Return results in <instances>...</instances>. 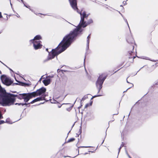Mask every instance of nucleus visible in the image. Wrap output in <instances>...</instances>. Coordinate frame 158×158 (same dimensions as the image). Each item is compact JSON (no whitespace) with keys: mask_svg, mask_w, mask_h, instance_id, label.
Segmentation results:
<instances>
[{"mask_svg":"<svg viewBox=\"0 0 158 158\" xmlns=\"http://www.w3.org/2000/svg\"><path fill=\"white\" fill-rule=\"evenodd\" d=\"M21 1L22 2H23V0H21Z\"/></svg>","mask_w":158,"mask_h":158,"instance_id":"c85d7f7f","label":"nucleus"},{"mask_svg":"<svg viewBox=\"0 0 158 158\" xmlns=\"http://www.w3.org/2000/svg\"><path fill=\"white\" fill-rule=\"evenodd\" d=\"M44 97L37 98H36V99L33 100L32 101H31L30 102V103L31 104H32L35 102H36L44 100Z\"/></svg>","mask_w":158,"mask_h":158,"instance_id":"9d476101","label":"nucleus"},{"mask_svg":"<svg viewBox=\"0 0 158 158\" xmlns=\"http://www.w3.org/2000/svg\"><path fill=\"white\" fill-rule=\"evenodd\" d=\"M89 147V146H86V147H83V148H89V147Z\"/></svg>","mask_w":158,"mask_h":158,"instance_id":"a878e982","label":"nucleus"},{"mask_svg":"<svg viewBox=\"0 0 158 158\" xmlns=\"http://www.w3.org/2000/svg\"><path fill=\"white\" fill-rule=\"evenodd\" d=\"M6 122L7 123H8L9 124H12V123L10 121V119H7L6 120Z\"/></svg>","mask_w":158,"mask_h":158,"instance_id":"ddd939ff","label":"nucleus"},{"mask_svg":"<svg viewBox=\"0 0 158 158\" xmlns=\"http://www.w3.org/2000/svg\"><path fill=\"white\" fill-rule=\"evenodd\" d=\"M125 22H126V23H127V25H128V26L129 27V25H128V22H127V19H125Z\"/></svg>","mask_w":158,"mask_h":158,"instance_id":"5701e85b","label":"nucleus"},{"mask_svg":"<svg viewBox=\"0 0 158 158\" xmlns=\"http://www.w3.org/2000/svg\"><path fill=\"white\" fill-rule=\"evenodd\" d=\"M20 96L22 97L21 98H23L26 102H27L32 97H35L33 92L30 93L21 94Z\"/></svg>","mask_w":158,"mask_h":158,"instance_id":"423d86ee","label":"nucleus"},{"mask_svg":"<svg viewBox=\"0 0 158 158\" xmlns=\"http://www.w3.org/2000/svg\"><path fill=\"white\" fill-rule=\"evenodd\" d=\"M75 10H76L77 12L79 13L81 16V20L80 24L78 27L75 29L73 31H71L68 35H70L71 36H74L73 37V41L75 39V38L77 35L79 34L82 31L81 27H86L88 24L91 23L93 22V21L91 19L89 20V22L86 23L84 21V18H86L88 17V15H86L85 12L82 10L81 12H79L78 11V9H75Z\"/></svg>","mask_w":158,"mask_h":158,"instance_id":"f03ea898","label":"nucleus"},{"mask_svg":"<svg viewBox=\"0 0 158 158\" xmlns=\"http://www.w3.org/2000/svg\"><path fill=\"white\" fill-rule=\"evenodd\" d=\"M5 122H4V121H3V120H1L0 121V124H2V123H5Z\"/></svg>","mask_w":158,"mask_h":158,"instance_id":"6ab92c4d","label":"nucleus"},{"mask_svg":"<svg viewBox=\"0 0 158 158\" xmlns=\"http://www.w3.org/2000/svg\"><path fill=\"white\" fill-rule=\"evenodd\" d=\"M90 38V35H88V36L87 37V47L88 48L89 47V40Z\"/></svg>","mask_w":158,"mask_h":158,"instance_id":"f8f14e48","label":"nucleus"},{"mask_svg":"<svg viewBox=\"0 0 158 158\" xmlns=\"http://www.w3.org/2000/svg\"><path fill=\"white\" fill-rule=\"evenodd\" d=\"M2 17V16L1 14V12H0V18H1Z\"/></svg>","mask_w":158,"mask_h":158,"instance_id":"393cba45","label":"nucleus"},{"mask_svg":"<svg viewBox=\"0 0 158 158\" xmlns=\"http://www.w3.org/2000/svg\"><path fill=\"white\" fill-rule=\"evenodd\" d=\"M106 78V76L103 74L100 75L96 83V85L97 88H98V92L102 88V84Z\"/></svg>","mask_w":158,"mask_h":158,"instance_id":"20e7f679","label":"nucleus"},{"mask_svg":"<svg viewBox=\"0 0 158 158\" xmlns=\"http://www.w3.org/2000/svg\"><path fill=\"white\" fill-rule=\"evenodd\" d=\"M48 49L47 48V49H46V50L47 51H48Z\"/></svg>","mask_w":158,"mask_h":158,"instance_id":"cd10ccee","label":"nucleus"},{"mask_svg":"<svg viewBox=\"0 0 158 158\" xmlns=\"http://www.w3.org/2000/svg\"><path fill=\"white\" fill-rule=\"evenodd\" d=\"M41 39L40 35H37L33 40H30V42L33 44V46L35 49L36 50L41 48L42 45L40 44L41 41L39 40Z\"/></svg>","mask_w":158,"mask_h":158,"instance_id":"7ed1b4c3","label":"nucleus"},{"mask_svg":"<svg viewBox=\"0 0 158 158\" xmlns=\"http://www.w3.org/2000/svg\"><path fill=\"white\" fill-rule=\"evenodd\" d=\"M74 140H75V139L74 138H71L68 140V142H70L73 141Z\"/></svg>","mask_w":158,"mask_h":158,"instance_id":"2eb2a0df","label":"nucleus"},{"mask_svg":"<svg viewBox=\"0 0 158 158\" xmlns=\"http://www.w3.org/2000/svg\"><path fill=\"white\" fill-rule=\"evenodd\" d=\"M21 94H20V95H19V99H23V98H22V97L21 96H20V95H21Z\"/></svg>","mask_w":158,"mask_h":158,"instance_id":"aec40b11","label":"nucleus"},{"mask_svg":"<svg viewBox=\"0 0 158 158\" xmlns=\"http://www.w3.org/2000/svg\"><path fill=\"white\" fill-rule=\"evenodd\" d=\"M106 0H105V1H106Z\"/></svg>","mask_w":158,"mask_h":158,"instance_id":"72a5a7b5","label":"nucleus"},{"mask_svg":"<svg viewBox=\"0 0 158 158\" xmlns=\"http://www.w3.org/2000/svg\"><path fill=\"white\" fill-rule=\"evenodd\" d=\"M86 107H87V105H86V106H85Z\"/></svg>","mask_w":158,"mask_h":158,"instance_id":"473e14b6","label":"nucleus"},{"mask_svg":"<svg viewBox=\"0 0 158 158\" xmlns=\"http://www.w3.org/2000/svg\"><path fill=\"white\" fill-rule=\"evenodd\" d=\"M101 95H98L97 96H94L93 97V98H95V97H98V96H101Z\"/></svg>","mask_w":158,"mask_h":158,"instance_id":"b1692460","label":"nucleus"},{"mask_svg":"<svg viewBox=\"0 0 158 158\" xmlns=\"http://www.w3.org/2000/svg\"><path fill=\"white\" fill-rule=\"evenodd\" d=\"M15 80H16V81H18L16 80V78H15Z\"/></svg>","mask_w":158,"mask_h":158,"instance_id":"2f4dec72","label":"nucleus"},{"mask_svg":"<svg viewBox=\"0 0 158 158\" xmlns=\"http://www.w3.org/2000/svg\"><path fill=\"white\" fill-rule=\"evenodd\" d=\"M24 6H25L26 7H27V8L30 9V6H26L25 4H24Z\"/></svg>","mask_w":158,"mask_h":158,"instance_id":"4be33fe9","label":"nucleus"},{"mask_svg":"<svg viewBox=\"0 0 158 158\" xmlns=\"http://www.w3.org/2000/svg\"><path fill=\"white\" fill-rule=\"evenodd\" d=\"M123 144H121L120 146V147L119 148V151H118V153L120 151V150L121 149V148L122 147H123Z\"/></svg>","mask_w":158,"mask_h":158,"instance_id":"f3484780","label":"nucleus"},{"mask_svg":"<svg viewBox=\"0 0 158 158\" xmlns=\"http://www.w3.org/2000/svg\"><path fill=\"white\" fill-rule=\"evenodd\" d=\"M127 41L128 43L131 44H133L134 43V40L133 38L132 37H130L128 38Z\"/></svg>","mask_w":158,"mask_h":158,"instance_id":"9b49d317","label":"nucleus"},{"mask_svg":"<svg viewBox=\"0 0 158 158\" xmlns=\"http://www.w3.org/2000/svg\"><path fill=\"white\" fill-rule=\"evenodd\" d=\"M1 78L2 83L7 86L11 85L13 82V81L9 77L5 76H2Z\"/></svg>","mask_w":158,"mask_h":158,"instance_id":"39448f33","label":"nucleus"},{"mask_svg":"<svg viewBox=\"0 0 158 158\" xmlns=\"http://www.w3.org/2000/svg\"><path fill=\"white\" fill-rule=\"evenodd\" d=\"M72 107H73V106H71V107H69V108H67L66 109V110L68 111H70L72 109Z\"/></svg>","mask_w":158,"mask_h":158,"instance_id":"dca6fc26","label":"nucleus"},{"mask_svg":"<svg viewBox=\"0 0 158 158\" xmlns=\"http://www.w3.org/2000/svg\"><path fill=\"white\" fill-rule=\"evenodd\" d=\"M62 106V105H60V104H58V107H59V108H60Z\"/></svg>","mask_w":158,"mask_h":158,"instance_id":"412c9836","label":"nucleus"},{"mask_svg":"<svg viewBox=\"0 0 158 158\" xmlns=\"http://www.w3.org/2000/svg\"><path fill=\"white\" fill-rule=\"evenodd\" d=\"M69 1L72 8L74 10H75V9H77L76 0H69Z\"/></svg>","mask_w":158,"mask_h":158,"instance_id":"6e6552de","label":"nucleus"},{"mask_svg":"<svg viewBox=\"0 0 158 158\" xmlns=\"http://www.w3.org/2000/svg\"><path fill=\"white\" fill-rule=\"evenodd\" d=\"M17 17H19V16L18 15Z\"/></svg>","mask_w":158,"mask_h":158,"instance_id":"7c9ffc66","label":"nucleus"},{"mask_svg":"<svg viewBox=\"0 0 158 158\" xmlns=\"http://www.w3.org/2000/svg\"><path fill=\"white\" fill-rule=\"evenodd\" d=\"M73 37L74 36H71L68 35L65 36L57 47L56 49H52V52L49 53L48 59L54 58L55 56L65 50L73 41Z\"/></svg>","mask_w":158,"mask_h":158,"instance_id":"f257e3e1","label":"nucleus"},{"mask_svg":"<svg viewBox=\"0 0 158 158\" xmlns=\"http://www.w3.org/2000/svg\"><path fill=\"white\" fill-rule=\"evenodd\" d=\"M51 81V79L50 78H47L43 80V82L45 85H47L50 83Z\"/></svg>","mask_w":158,"mask_h":158,"instance_id":"1a4fd4ad","label":"nucleus"},{"mask_svg":"<svg viewBox=\"0 0 158 158\" xmlns=\"http://www.w3.org/2000/svg\"><path fill=\"white\" fill-rule=\"evenodd\" d=\"M46 91V89L42 87L37 90L36 92H34L33 93H34V94L35 97L36 96H40V95H42V97H44V98L45 96V95H43L44 94V93Z\"/></svg>","mask_w":158,"mask_h":158,"instance_id":"0eeeda50","label":"nucleus"},{"mask_svg":"<svg viewBox=\"0 0 158 158\" xmlns=\"http://www.w3.org/2000/svg\"><path fill=\"white\" fill-rule=\"evenodd\" d=\"M131 87H132L133 86V84H131Z\"/></svg>","mask_w":158,"mask_h":158,"instance_id":"bb28decb","label":"nucleus"},{"mask_svg":"<svg viewBox=\"0 0 158 158\" xmlns=\"http://www.w3.org/2000/svg\"><path fill=\"white\" fill-rule=\"evenodd\" d=\"M17 17H19V16L18 15Z\"/></svg>","mask_w":158,"mask_h":158,"instance_id":"c756f323","label":"nucleus"},{"mask_svg":"<svg viewBox=\"0 0 158 158\" xmlns=\"http://www.w3.org/2000/svg\"><path fill=\"white\" fill-rule=\"evenodd\" d=\"M15 105H17V104H18L19 105H21L22 106H24V105H27V104L25 103H16L15 104Z\"/></svg>","mask_w":158,"mask_h":158,"instance_id":"4468645a","label":"nucleus"},{"mask_svg":"<svg viewBox=\"0 0 158 158\" xmlns=\"http://www.w3.org/2000/svg\"><path fill=\"white\" fill-rule=\"evenodd\" d=\"M126 153L127 154V156H128V157L129 158H131V156H129V155L128 154L127 151L126 150Z\"/></svg>","mask_w":158,"mask_h":158,"instance_id":"a211bd4d","label":"nucleus"}]
</instances>
